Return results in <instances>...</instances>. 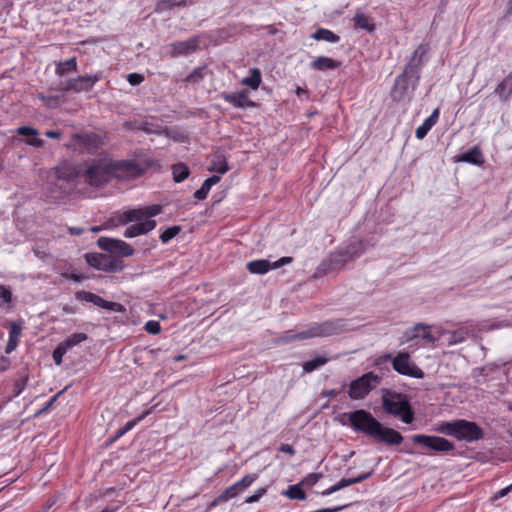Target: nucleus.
Returning a JSON list of instances; mask_svg holds the SVG:
<instances>
[{
  "instance_id": "f257e3e1",
  "label": "nucleus",
  "mask_w": 512,
  "mask_h": 512,
  "mask_svg": "<svg viewBox=\"0 0 512 512\" xmlns=\"http://www.w3.org/2000/svg\"><path fill=\"white\" fill-rule=\"evenodd\" d=\"M142 173L143 169L134 161H113L107 157L91 159L80 167L83 182L95 188H102L113 179H132Z\"/></svg>"
},
{
  "instance_id": "f03ea898",
  "label": "nucleus",
  "mask_w": 512,
  "mask_h": 512,
  "mask_svg": "<svg viewBox=\"0 0 512 512\" xmlns=\"http://www.w3.org/2000/svg\"><path fill=\"white\" fill-rule=\"evenodd\" d=\"M349 425L378 443L388 446L400 445L404 438L397 430L384 426L370 412L358 409L348 414Z\"/></svg>"
},
{
  "instance_id": "7ed1b4c3",
  "label": "nucleus",
  "mask_w": 512,
  "mask_h": 512,
  "mask_svg": "<svg viewBox=\"0 0 512 512\" xmlns=\"http://www.w3.org/2000/svg\"><path fill=\"white\" fill-rule=\"evenodd\" d=\"M367 245L363 240L354 241L340 247L324 259L316 269L315 277L341 270L349 261L360 257L366 250Z\"/></svg>"
},
{
  "instance_id": "20e7f679",
  "label": "nucleus",
  "mask_w": 512,
  "mask_h": 512,
  "mask_svg": "<svg viewBox=\"0 0 512 512\" xmlns=\"http://www.w3.org/2000/svg\"><path fill=\"white\" fill-rule=\"evenodd\" d=\"M382 408L386 414L400 418L405 424L414 421L415 414L405 394L382 389Z\"/></svg>"
},
{
  "instance_id": "39448f33",
  "label": "nucleus",
  "mask_w": 512,
  "mask_h": 512,
  "mask_svg": "<svg viewBox=\"0 0 512 512\" xmlns=\"http://www.w3.org/2000/svg\"><path fill=\"white\" fill-rule=\"evenodd\" d=\"M435 431L466 442L478 441L484 437L483 429L476 422L464 419L442 422Z\"/></svg>"
},
{
  "instance_id": "423d86ee",
  "label": "nucleus",
  "mask_w": 512,
  "mask_h": 512,
  "mask_svg": "<svg viewBox=\"0 0 512 512\" xmlns=\"http://www.w3.org/2000/svg\"><path fill=\"white\" fill-rule=\"evenodd\" d=\"M55 179L50 183V193L53 199L65 198L75 187L77 178H81L80 168L72 165L57 167L54 171Z\"/></svg>"
},
{
  "instance_id": "0eeeda50",
  "label": "nucleus",
  "mask_w": 512,
  "mask_h": 512,
  "mask_svg": "<svg viewBox=\"0 0 512 512\" xmlns=\"http://www.w3.org/2000/svg\"><path fill=\"white\" fill-rule=\"evenodd\" d=\"M382 378L374 372H368L351 381L348 388V396L352 400H362L375 389Z\"/></svg>"
},
{
  "instance_id": "6e6552de",
  "label": "nucleus",
  "mask_w": 512,
  "mask_h": 512,
  "mask_svg": "<svg viewBox=\"0 0 512 512\" xmlns=\"http://www.w3.org/2000/svg\"><path fill=\"white\" fill-rule=\"evenodd\" d=\"M343 329V324L337 320H329L314 324L309 329L298 332L290 337V340H305L313 337H328L338 334Z\"/></svg>"
},
{
  "instance_id": "1a4fd4ad",
  "label": "nucleus",
  "mask_w": 512,
  "mask_h": 512,
  "mask_svg": "<svg viewBox=\"0 0 512 512\" xmlns=\"http://www.w3.org/2000/svg\"><path fill=\"white\" fill-rule=\"evenodd\" d=\"M102 78V74L100 72L86 75V76H78L76 78H69L60 81L57 89L63 92H89L92 90L95 83H97Z\"/></svg>"
},
{
  "instance_id": "9d476101",
  "label": "nucleus",
  "mask_w": 512,
  "mask_h": 512,
  "mask_svg": "<svg viewBox=\"0 0 512 512\" xmlns=\"http://www.w3.org/2000/svg\"><path fill=\"white\" fill-rule=\"evenodd\" d=\"M411 440L425 450L435 453H447L455 449L454 443L440 436L417 434L413 435Z\"/></svg>"
},
{
  "instance_id": "9b49d317",
  "label": "nucleus",
  "mask_w": 512,
  "mask_h": 512,
  "mask_svg": "<svg viewBox=\"0 0 512 512\" xmlns=\"http://www.w3.org/2000/svg\"><path fill=\"white\" fill-rule=\"evenodd\" d=\"M86 262L93 268L105 272H119L124 268L122 260L101 253H86Z\"/></svg>"
},
{
  "instance_id": "f8f14e48",
  "label": "nucleus",
  "mask_w": 512,
  "mask_h": 512,
  "mask_svg": "<svg viewBox=\"0 0 512 512\" xmlns=\"http://www.w3.org/2000/svg\"><path fill=\"white\" fill-rule=\"evenodd\" d=\"M384 358L390 359L392 361L393 369L401 375L416 379L424 377V372L410 361L408 353L401 352L396 357H392L391 354H387Z\"/></svg>"
},
{
  "instance_id": "ddd939ff",
  "label": "nucleus",
  "mask_w": 512,
  "mask_h": 512,
  "mask_svg": "<svg viewBox=\"0 0 512 512\" xmlns=\"http://www.w3.org/2000/svg\"><path fill=\"white\" fill-rule=\"evenodd\" d=\"M419 80L420 79H415L414 75L406 73V71L403 70V72L396 77L390 93L393 101H403L407 97L410 88L412 90L416 89Z\"/></svg>"
},
{
  "instance_id": "4468645a",
  "label": "nucleus",
  "mask_w": 512,
  "mask_h": 512,
  "mask_svg": "<svg viewBox=\"0 0 512 512\" xmlns=\"http://www.w3.org/2000/svg\"><path fill=\"white\" fill-rule=\"evenodd\" d=\"M101 145L100 137L95 133H78L71 138L69 147L75 151L94 152Z\"/></svg>"
},
{
  "instance_id": "2eb2a0df",
  "label": "nucleus",
  "mask_w": 512,
  "mask_h": 512,
  "mask_svg": "<svg viewBox=\"0 0 512 512\" xmlns=\"http://www.w3.org/2000/svg\"><path fill=\"white\" fill-rule=\"evenodd\" d=\"M429 49L428 43L420 44L408 58L403 70L406 71V73L414 75L415 79H420L421 69L425 63L424 57L427 55Z\"/></svg>"
},
{
  "instance_id": "dca6fc26",
  "label": "nucleus",
  "mask_w": 512,
  "mask_h": 512,
  "mask_svg": "<svg viewBox=\"0 0 512 512\" xmlns=\"http://www.w3.org/2000/svg\"><path fill=\"white\" fill-rule=\"evenodd\" d=\"M100 249L122 257H129L134 254V249L123 240L100 237L97 241Z\"/></svg>"
},
{
  "instance_id": "f3484780",
  "label": "nucleus",
  "mask_w": 512,
  "mask_h": 512,
  "mask_svg": "<svg viewBox=\"0 0 512 512\" xmlns=\"http://www.w3.org/2000/svg\"><path fill=\"white\" fill-rule=\"evenodd\" d=\"M76 299L94 304L102 309L114 312H123L124 307L117 302H109L104 300L101 296L88 291H78L75 294Z\"/></svg>"
},
{
  "instance_id": "a211bd4d",
  "label": "nucleus",
  "mask_w": 512,
  "mask_h": 512,
  "mask_svg": "<svg viewBox=\"0 0 512 512\" xmlns=\"http://www.w3.org/2000/svg\"><path fill=\"white\" fill-rule=\"evenodd\" d=\"M199 36L191 37L185 41H175L170 44L171 56H187L199 50Z\"/></svg>"
},
{
  "instance_id": "6ab92c4d",
  "label": "nucleus",
  "mask_w": 512,
  "mask_h": 512,
  "mask_svg": "<svg viewBox=\"0 0 512 512\" xmlns=\"http://www.w3.org/2000/svg\"><path fill=\"white\" fill-rule=\"evenodd\" d=\"M222 99L236 108L255 107L256 104L249 98L248 91L238 93H222Z\"/></svg>"
},
{
  "instance_id": "aec40b11",
  "label": "nucleus",
  "mask_w": 512,
  "mask_h": 512,
  "mask_svg": "<svg viewBox=\"0 0 512 512\" xmlns=\"http://www.w3.org/2000/svg\"><path fill=\"white\" fill-rule=\"evenodd\" d=\"M156 227V221L151 219H146L143 222H139L133 224L126 228L124 231V236L126 238H133L139 235L147 234L152 231Z\"/></svg>"
},
{
  "instance_id": "412c9836",
  "label": "nucleus",
  "mask_w": 512,
  "mask_h": 512,
  "mask_svg": "<svg viewBox=\"0 0 512 512\" xmlns=\"http://www.w3.org/2000/svg\"><path fill=\"white\" fill-rule=\"evenodd\" d=\"M21 322H11L9 325V339L5 348V353H12L18 346V342L22 333Z\"/></svg>"
},
{
  "instance_id": "4be33fe9",
  "label": "nucleus",
  "mask_w": 512,
  "mask_h": 512,
  "mask_svg": "<svg viewBox=\"0 0 512 512\" xmlns=\"http://www.w3.org/2000/svg\"><path fill=\"white\" fill-rule=\"evenodd\" d=\"M439 115V108L434 109L431 115L416 129L415 136L417 139L421 140L426 137L431 128L438 122Z\"/></svg>"
},
{
  "instance_id": "5701e85b",
  "label": "nucleus",
  "mask_w": 512,
  "mask_h": 512,
  "mask_svg": "<svg viewBox=\"0 0 512 512\" xmlns=\"http://www.w3.org/2000/svg\"><path fill=\"white\" fill-rule=\"evenodd\" d=\"M494 93L506 102L512 96V75L509 73L495 88Z\"/></svg>"
},
{
  "instance_id": "b1692460",
  "label": "nucleus",
  "mask_w": 512,
  "mask_h": 512,
  "mask_svg": "<svg viewBox=\"0 0 512 512\" xmlns=\"http://www.w3.org/2000/svg\"><path fill=\"white\" fill-rule=\"evenodd\" d=\"M355 29H361L368 33L375 31V23L372 17L362 12H357L353 18Z\"/></svg>"
},
{
  "instance_id": "393cba45",
  "label": "nucleus",
  "mask_w": 512,
  "mask_h": 512,
  "mask_svg": "<svg viewBox=\"0 0 512 512\" xmlns=\"http://www.w3.org/2000/svg\"><path fill=\"white\" fill-rule=\"evenodd\" d=\"M340 63L326 56H319L310 63V68L318 71L334 70Z\"/></svg>"
},
{
  "instance_id": "a878e982",
  "label": "nucleus",
  "mask_w": 512,
  "mask_h": 512,
  "mask_svg": "<svg viewBox=\"0 0 512 512\" xmlns=\"http://www.w3.org/2000/svg\"><path fill=\"white\" fill-rule=\"evenodd\" d=\"M459 161L474 165H481L483 164L484 159L481 150L475 146L472 149L462 153L459 157Z\"/></svg>"
},
{
  "instance_id": "bb28decb",
  "label": "nucleus",
  "mask_w": 512,
  "mask_h": 512,
  "mask_svg": "<svg viewBox=\"0 0 512 512\" xmlns=\"http://www.w3.org/2000/svg\"><path fill=\"white\" fill-rule=\"evenodd\" d=\"M246 267L250 273L262 275L272 269V264L266 259H258L248 262Z\"/></svg>"
},
{
  "instance_id": "cd10ccee",
  "label": "nucleus",
  "mask_w": 512,
  "mask_h": 512,
  "mask_svg": "<svg viewBox=\"0 0 512 512\" xmlns=\"http://www.w3.org/2000/svg\"><path fill=\"white\" fill-rule=\"evenodd\" d=\"M220 180H221V177L218 175H213V176L207 178L203 182L202 186L198 190L195 191L194 198L197 200L206 199L211 187L216 185L217 183H219Z\"/></svg>"
},
{
  "instance_id": "c85d7f7f",
  "label": "nucleus",
  "mask_w": 512,
  "mask_h": 512,
  "mask_svg": "<svg viewBox=\"0 0 512 512\" xmlns=\"http://www.w3.org/2000/svg\"><path fill=\"white\" fill-rule=\"evenodd\" d=\"M311 37L317 41H326L329 43H337L340 41V37L337 34L326 28H318Z\"/></svg>"
},
{
  "instance_id": "c756f323",
  "label": "nucleus",
  "mask_w": 512,
  "mask_h": 512,
  "mask_svg": "<svg viewBox=\"0 0 512 512\" xmlns=\"http://www.w3.org/2000/svg\"><path fill=\"white\" fill-rule=\"evenodd\" d=\"M228 164L226 157L221 153H215L211 160L210 171H215L220 174H224L228 171Z\"/></svg>"
},
{
  "instance_id": "7c9ffc66",
  "label": "nucleus",
  "mask_w": 512,
  "mask_h": 512,
  "mask_svg": "<svg viewBox=\"0 0 512 512\" xmlns=\"http://www.w3.org/2000/svg\"><path fill=\"white\" fill-rule=\"evenodd\" d=\"M262 81L261 72L258 68H252L250 75L241 80V84L256 90Z\"/></svg>"
},
{
  "instance_id": "2f4dec72",
  "label": "nucleus",
  "mask_w": 512,
  "mask_h": 512,
  "mask_svg": "<svg viewBox=\"0 0 512 512\" xmlns=\"http://www.w3.org/2000/svg\"><path fill=\"white\" fill-rule=\"evenodd\" d=\"M55 71H56V74L59 76H64L70 72L77 71L76 58L72 57L66 61L57 63Z\"/></svg>"
},
{
  "instance_id": "473e14b6",
  "label": "nucleus",
  "mask_w": 512,
  "mask_h": 512,
  "mask_svg": "<svg viewBox=\"0 0 512 512\" xmlns=\"http://www.w3.org/2000/svg\"><path fill=\"white\" fill-rule=\"evenodd\" d=\"M328 362V358L324 355H318L315 358L305 361L302 364L304 373H311Z\"/></svg>"
},
{
  "instance_id": "72a5a7b5",
  "label": "nucleus",
  "mask_w": 512,
  "mask_h": 512,
  "mask_svg": "<svg viewBox=\"0 0 512 512\" xmlns=\"http://www.w3.org/2000/svg\"><path fill=\"white\" fill-rule=\"evenodd\" d=\"M282 495L292 500H305L307 498L306 493L301 488V484L288 486V488L282 492Z\"/></svg>"
},
{
  "instance_id": "f704fd0d",
  "label": "nucleus",
  "mask_w": 512,
  "mask_h": 512,
  "mask_svg": "<svg viewBox=\"0 0 512 512\" xmlns=\"http://www.w3.org/2000/svg\"><path fill=\"white\" fill-rule=\"evenodd\" d=\"M187 0H158L156 3V11H167L173 7H185Z\"/></svg>"
},
{
  "instance_id": "c9c22d12",
  "label": "nucleus",
  "mask_w": 512,
  "mask_h": 512,
  "mask_svg": "<svg viewBox=\"0 0 512 512\" xmlns=\"http://www.w3.org/2000/svg\"><path fill=\"white\" fill-rule=\"evenodd\" d=\"M172 173L174 181L180 183L189 176V168L184 163H177L173 165Z\"/></svg>"
},
{
  "instance_id": "e433bc0d",
  "label": "nucleus",
  "mask_w": 512,
  "mask_h": 512,
  "mask_svg": "<svg viewBox=\"0 0 512 512\" xmlns=\"http://www.w3.org/2000/svg\"><path fill=\"white\" fill-rule=\"evenodd\" d=\"M147 415V412L141 414L140 416H138L137 418L133 419V420H130L128 421L123 427H121L120 429H118L114 435V437L112 438V441H116L117 439H119L120 437H122L123 435H125L128 431H130L138 422H140L141 420H143L145 418V416Z\"/></svg>"
},
{
  "instance_id": "4c0bfd02",
  "label": "nucleus",
  "mask_w": 512,
  "mask_h": 512,
  "mask_svg": "<svg viewBox=\"0 0 512 512\" xmlns=\"http://www.w3.org/2000/svg\"><path fill=\"white\" fill-rule=\"evenodd\" d=\"M467 328H460L450 333L449 345H455L464 342L469 336Z\"/></svg>"
},
{
  "instance_id": "58836bf2",
  "label": "nucleus",
  "mask_w": 512,
  "mask_h": 512,
  "mask_svg": "<svg viewBox=\"0 0 512 512\" xmlns=\"http://www.w3.org/2000/svg\"><path fill=\"white\" fill-rule=\"evenodd\" d=\"M88 336L85 333H74L70 335L65 341L61 342L67 350L72 349L74 346L87 340Z\"/></svg>"
},
{
  "instance_id": "ea45409f",
  "label": "nucleus",
  "mask_w": 512,
  "mask_h": 512,
  "mask_svg": "<svg viewBox=\"0 0 512 512\" xmlns=\"http://www.w3.org/2000/svg\"><path fill=\"white\" fill-rule=\"evenodd\" d=\"M145 220V213L143 209L129 210L124 213V222H143Z\"/></svg>"
},
{
  "instance_id": "a19ab883",
  "label": "nucleus",
  "mask_w": 512,
  "mask_h": 512,
  "mask_svg": "<svg viewBox=\"0 0 512 512\" xmlns=\"http://www.w3.org/2000/svg\"><path fill=\"white\" fill-rule=\"evenodd\" d=\"M28 383V376L27 375H20L14 380L13 384V393L11 398L18 397L26 388Z\"/></svg>"
},
{
  "instance_id": "79ce46f5",
  "label": "nucleus",
  "mask_w": 512,
  "mask_h": 512,
  "mask_svg": "<svg viewBox=\"0 0 512 512\" xmlns=\"http://www.w3.org/2000/svg\"><path fill=\"white\" fill-rule=\"evenodd\" d=\"M353 485L352 484V481H351V478H342L339 482H337L336 484H334L333 486L327 488L326 490H324L322 492V495L323 496H328V495H331L343 488H346L348 486H351Z\"/></svg>"
},
{
  "instance_id": "37998d69",
  "label": "nucleus",
  "mask_w": 512,
  "mask_h": 512,
  "mask_svg": "<svg viewBox=\"0 0 512 512\" xmlns=\"http://www.w3.org/2000/svg\"><path fill=\"white\" fill-rule=\"evenodd\" d=\"M181 232V226L174 225L167 229H165L161 235L160 240L163 244L168 243L171 239H173L175 236H177Z\"/></svg>"
},
{
  "instance_id": "c03bdc74",
  "label": "nucleus",
  "mask_w": 512,
  "mask_h": 512,
  "mask_svg": "<svg viewBox=\"0 0 512 512\" xmlns=\"http://www.w3.org/2000/svg\"><path fill=\"white\" fill-rule=\"evenodd\" d=\"M415 331L417 332V336L425 339L426 341L428 342H435V337L431 334L430 332V327L429 326H426L424 324H417L415 326Z\"/></svg>"
},
{
  "instance_id": "a18cd8bd",
  "label": "nucleus",
  "mask_w": 512,
  "mask_h": 512,
  "mask_svg": "<svg viewBox=\"0 0 512 512\" xmlns=\"http://www.w3.org/2000/svg\"><path fill=\"white\" fill-rule=\"evenodd\" d=\"M38 98L43 101L46 107L50 109L57 108L59 106L60 96L58 95H49L46 96L43 93L38 94Z\"/></svg>"
},
{
  "instance_id": "49530a36",
  "label": "nucleus",
  "mask_w": 512,
  "mask_h": 512,
  "mask_svg": "<svg viewBox=\"0 0 512 512\" xmlns=\"http://www.w3.org/2000/svg\"><path fill=\"white\" fill-rule=\"evenodd\" d=\"M204 73H205V67H198V68H195L189 75H187L186 77V81L187 82H199L200 80H202L204 78Z\"/></svg>"
},
{
  "instance_id": "de8ad7c7",
  "label": "nucleus",
  "mask_w": 512,
  "mask_h": 512,
  "mask_svg": "<svg viewBox=\"0 0 512 512\" xmlns=\"http://www.w3.org/2000/svg\"><path fill=\"white\" fill-rule=\"evenodd\" d=\"M65 389L59 391L56 395H54L40 410L35 413V417H38L42 414L47 413L50 408L54 405L57 399L64 393Z\"/></svg>"
},
{
  "instance_id": "09e8293b",
  "label": "nucleus",
  "mask_w": 512,
  "mask_h": 512,
  "mask_svg": "<svg viewBox=\"0 0 512 512\" xmlns=\"http://www.w3.org/2000/svg\"><path fill=\"white\" fill-rule=\"evenodd\" d=\"M240 492H242V491L237 486V484L234 483L233 485L227 487L221 494H222V497L227 502L229 499L236 497Z\"/></svg>"
},
{
  "instance_id": "8fccbe9b",
  "label": "nucleus",
  "mask_w": 512,
  "mask_h": 512,
  "mask_svg": "<svg viewBox=\"0 0 512 512\" xmlns=\"http://www.w3.org/2000/svg\"><path fill=\"white\" fill-rule=\"evenodd\" d=\"M66 347L60 343L53 351L52 357L55 362V364L60 365L62 363V358L64 354L67 353Z\"/></svg>"
},
{
  "instance_id": "3c124183",
  "label": "nucleus",
  "mask_w": 512,
  "mask_h": 512,
  "mask_svg": "<svg viewBox=\"0 0 512 512\" xmlns=\"http://www.w3.org/2000/svg\"><path fill=\"white\" fill-rule=\"evenodd\" d=\"M257 478L255 474L245 475L242 479L236 482L237 486L241 491H244L247 487H249Z\"/></svg>"
},
{
  "instance_id": "603ef678",
  "label": "nucleus",
  "mask_w": 512,
  "mask_h": 512,
  "mask_svg": "<svg viewBox=\"0 0 512 512\" xmlns=\"http://www.w3.org/2000/svg\"><path fill=\"white\" fill-rule=\"evenodd\" d=\"M321 477L322 474L320 473H310L302 480L300 484L312 487L320 480Z\"/></svg>"
},
{
  "instance_id": "864d4df0",
  "label": "nucleus",
  "mask_w": 512,
  "mask_h": 512,
  "mask_svg": "<svg viewBox=\"0 0 512 512\" xmlns=\"http://www.w3.org/2000/svg\"><path fill=\"white\" fill-rule=\"evenodd\" d=\"M17 134L25 137L38 136L39 132L37 129L31 126H20L17 128Z\"/></svg>"
},
{
  "instance_id": "5fc2aeb1",
  "label": "nucleus",
  "mask_w": 512,
  "mask_h": 512,
  "mask_svg": "<svg viewBox=\"0 0 512 512\" xmlns=\"http://www.w3.org/2000/svg\"><path fill=\"white\" fill-rule=\"evenodd\" d=\"M144 329L149 334L156 335V334H158L160 332L161 326H160V323L158 321L150 320V321L146 322V324L144 326Z\"/></svg>"
},
{
  "instance_id": "6e6d98bb",
  "label": "nucleus",
  "mask_w": 512,
  "mask_h": 512,
  "mask_svg": "<svg viewBox=\"0 0 512 512\" xmlns=\"http://www.w3.org/2000/svg\"><path fill=\"white\" fill-rule=\"evenodd\" d=\"M144 210L145 220L150 217L158 215L162 211V207L160 205H151L146 207Z\"/></svg>"
},
{
  "instance_id": "4d7b16f0",
  "label": "nucleus",
  "mask_w": 512,
  "mask_h": 512,
  "mask_svg": "<svg viewBox=\"0 0 512 512\" xmlns=\"http://www.w3.org/2000/svg\"><path fill=\"white\" fill-rule=\"evenodd\" d=\"M267 492L266 488H259L256 490V492L247 497L245 502L246 503H254V502H257L263 495H265Z\"/></svg>"
},
{
  "instance_id": "13d9d810",
  "label": "nucleus",
  "mask_w": 512,
  "mask_h": 512,
  "mask_svg": "<svg viewBox=\"0 0 512 512\" xmlns=\"http://www.w3.org/2000/svg\"><path fill=\"white\" fill-rule=\"evenodd\" d=\"M127 80L132 86H137L144 81V77L139 73H130Z\"/></svg>"
},
{
  "instance_id": "bf43d9fd",
  "label": "nucleus",
  "mask_w": 512,
  "mask_h": 512,
  "mask_svg": "<svg viewBox=\"0 0 512 512\" xmlns=\"http://www.w3.org/2000/svg\"><path fill=\"white\" fill-rule=\"evenodd\" d=\"M0 299L4 301V303H10L12 301V293L5 286L0 285Z\"/></svg>"
},
{
  "instance_id": "052dcab7",
  "label": "nucleus",
  "mask_w": 512,
  "mask_h": 512,
  "mask_svg": "<svg viewBox=\"0 0 512 512\" xmlns=\"http://www.w3.org/2000/svg\"><path fill=\"white\" fill-rule=\"evenodd\" d=\"M292 261H293L292 257H288V256L281 257L277 261L271 263L272 264V269H278V268H280V267H282L284 265L292 263Z\"/></svg>"
},
{
  "instance_id": "680f3d73",
  "label": "nucleus",
  "mask_w": 512,
  "mask_h": 512,
  "mask_svg": "<svg viewBox=\"0 0 512 512\" xmlns=\"http://www.w3.org/2000/svg\"><path fill=\"white\" fill-rule=\"evenodd\" d=\"M44 140L37 138V136L29 137V139L26 141V144L29 146L41 148L44 146Z\"/></svg>"
},
{
  "instance_id": "e2e57ef3",
  "label": "nucleus",
  "mask_w": 512,
  "mask_h": 512,
  "mask_svg": "<svg viewBox=\"0 0 512 512\" xmlns=\"http://www.w3.org/2000/svg\"><path fill=\"white\" fill-rule=\"evenodd\" d=\"M511 490H512V484L497 491L494 494V496L492 497V500H498V499L506 496Z\"/></svg>"
},
{
  "instance_id": "0e129e2a",
  "label": "nucleus",
  "mask_w": 512,
  "mask_h": 512,
  "mask_svg": "<svg viewBox=\"0 0 512 512\" xmlns=\"http://www.w3.org/2000/svg\"><path fill=\"white\" fill-rule=\"evenodd\" d=\"M373 471H369V472H366V473H362L356 477H353L351 478V481H352V484H358L366 479H368L369 477H371Z\"/></svg>"
},
{
  "instance_id": "69168bd1",
  "label": "nucleus",
  "mask_w": 512,
  "mask_h": 512,
  "mask_svg": "<svg viewBox=\"0 0 512 512\" xmlns=\"http://www.w3.org/2000/svg\"><path fill=\"white\" fill-rule=\"evenodd\" d=\"M278 450H279L280 452L287 453V454H289V455H291V456L295 455V453H296L295 449H294V448H293V446H292V445H290V444H284V443H282V444L278 447Z\"/></svg>"
},
{
  "instance_id": "338daca9",
  "label": "nucleus",
  "mask_w": 512,
  "mask_h": 512,
  "mask_svg": "<svg viewBox=\"0 0 512 512\" xmlns=\"http://www.w3.org/2000/svg\"><path fill=\"white\" fill-rule=\"evenodd\" d=\"M45 135L49 138L59 139L62 134L59 130H48Z\"/></svg>"
},
{
  "instance_id": "774afa93",
  "label": "nucleus",
  "mask_w": 512,
  "mask_h": 512,
  "mask_svg": "<svg viewBox=\"0 0 512 512\" xmlns=\"http://www.w3.org/2000/svg\"><path fill=\"white\" fill-rule=\"evenodd\" d=\"M226 502L225 499L222 497V494H220L219 496H217L210 504H209V508H213V507H216L222 503Z\"/></svg>"
}]
</instances>
